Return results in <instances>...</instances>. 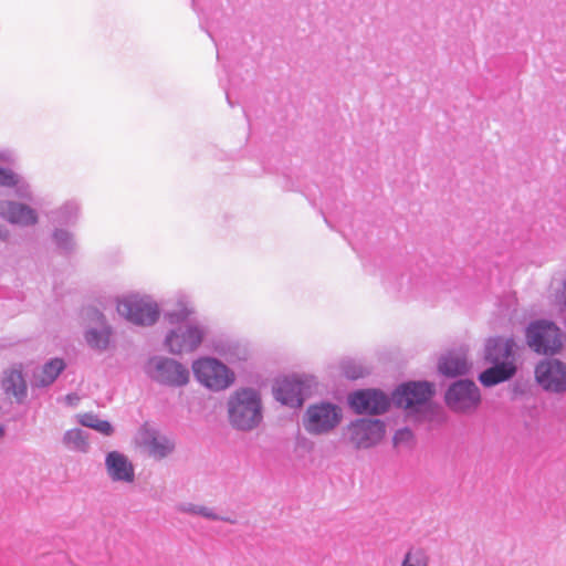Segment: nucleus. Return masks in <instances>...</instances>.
<instances>
[{
  "mask_svg": "<svg viewBox=\"0 0 566 566\" xmlns=\"http://www.w3.org/2000/svg\"><path fill=\"white\" fill-rule=\"evenodd\" d=\"M203 339V331L197 326L179 327L171 332L166 344L174 354H181L196 349Z\"/></svg>",
  "mask_w": 566,
  "mask_h": 566,
  "instance_id": "obj_13",
  "label": "nucleus"
},
{
  "mask_svg": "<svg viewBox=\"0 0 566 566\" xmlns=\"http://www.w3.org/2000/svg\"><path fill=\"white\" fill-rule=\"evenodd\" d=\"M3 389L6 394L12 395L14 398L20 400L22 397H24L27 391V385L22 377L21 371L19 370H10L3 381H2Z\"/></svg>",
  "mask_w": 566,
  "mask_h": 566,
  "instance_id": "obj_20",
  "label": "nucleus"
},
{
  "mask_svg": "<svg viewBox=\"0 0 566 566\" xmlns=\"http://www.w3.org/2000/svg\"><path fill=\"white\" fill-rule=\"evenodd\" d=\"M65 365L62 359L54 358L44 365L40 374L36 376V382L40 386L52 384L59 374L64 369Z\"/></svg>",
  "mask_w": 566,
  "mask_h": 566,
  "instance_id": "obj_21",
  "label": "nucleus"
},
{
  "mask_svg": "<svg viewBox=\"0 0 566 566\" xmlns=\"http://www.w3.org/2000/svg\"><path fill=\"white\" fill-rule=\"evenodd\" d=\"M535 380L546 391H566V365L558 359L541 360L534 370Z\"/></svg>",
  "mask_w": 566,
  "mask_h": 566,
  "instance_id": "obj_6",
  "label": "nucleus"
},
{
  "mask_svg": "<svg viewBox=\"0 0 566 566\" xmlns=\"http://www.w3.org/2000/svg\"><path fill=\"white\" fill-rule=\"evenodd\" d=\"M3 434V429L0 427V437Z\"/></svg>",
  "mask_w": 566,
  "mask_h": 566,
  "instance_id": "obj_31",
  "label": "nucleus"
},
{
  "mask_svg": "<svg viewBox=\"0 0 566 566\" xmlns=\"http://www.w3.org/2000/svg\"><path fill=\"white\" fill-rule=\"evenodd\" d=\"M18 181V177L12 171L0 168V186L13 187Z\"/></svg>",
  "mask_w": 566,
  "mask_h": 566,
  "instance_id": "obj_27",
  "label": "nucleus"
},
{
  "mask_svg": "<svg viewBox=\"0 0 566 566\" xmlns=\"http://www.w3.org/2000/svg\"><path fill=\"white\" fill-rule=\"evenodd\" d=\"M64 441L67 446L73 448L83 449L86 447V441L80 429L69 430L65 433Z\"/></svg>",
  "mask_w": 566,
  "mask_h": 566,
  "instance_id": "obj_25",
  "label": "nucleus"
},
{
  "mask_svg": "<svg viewBox=\"0 0 566 566\" xmlns=\"http://www.w3.org/2000/svg\"><path fill=\"white\" fill-rule=\"evenodd\" d=\"M525 338L527 346L538 355L553 356L563 346L560 329L546 319L532 322L526 328Z\"/></svg>",
  "mask_w": 566,
  "mask_h": 566,
  "instance_id": "obj_2",
  "label": "nucleus"
},
{
  "mask_svg": "<svg viewBox=\"0 0 566 566\" xmlns=\"http://www.w3.org/2000/svg\"><path fill=\"white\" fill-rule=\"evenodd\" d=\"M140 448L155 459H163L172 452L175 443L157 430L144 427L137 438Z\"/></svg>",
  "mask_w": 566,
  "mask_h": 566,
  "instance_id": "obj_12",
  "label": "nucleus"
},
{
  "mask_svg": "<svg viewBox=\"0 0 566 566\" xmlns=\"http://www.w3.org/2000/svg\"><path fill=\"white\" fill-rule=\"evenodd\" d=\"M412 442H413V433L408 428L398 430L394 437V443L396 447L410 446Z\"/></svg>",
  "mask_w": 566,
  "mask_h": 566,
  "instance_id": "obj_26",
  "label": "nucleus"
},
{
  "mask_svg": "<svg viewBox=\"0 0 566 566\" xmlns=\"http://www.w3.org/2000/svg\"><path fill=\"white\" fill-rule=\"evenodd\" d=\"M0 214L11 223L30 226L38 221L36 213L30 207L18 202H6L0 207Z\"/></svg>",
  "mask_w": 566,
  "mask_h": 566,
  "instance_id": "obj_18",
  "label": "nucleus"
},
{
  "mask_svg": "<svg viewBox=\"0 0 566 566\" xmlns=\"http://www.w3.org/2000/svg\"><path fill=\"white\" fill-rule=\"evenodd\" d=\"M308 386L297 377L277 380L274 388L275 398L284 405L301 407Z\"/></svg>",
  "mask_w": 566,
  "mask_h": 566,
  "instance_id": "obj_14",
  "label": "nucleus"
},
{
  "mask_svg": "<svg viewBox=\"0 0 566 566\" xmlns=\"http://www.w3.org/2000/svg\"><path fill=\"white\" fill-rule=\"evenodd\" d=\"M491 367L479 375V381L484 387H492L510 380L516 374L514 361H502V364H490Z\"/></svg>",
  "mask_w": 566,
  "mask_h": 566,
  "instance_id": "obj_17",
  "label": "nucleus"
},
{
  "mask_svg": "<svg viewBox=\"0 0 566 566\" xmlns=\"http://www.w3.org/2000/svg\"><path fill=\"white\" fill-rule=\"evenodd\" d=\"M481 401L480 390L471 380L454 382L446 394V403L457 412H467L476 409Z\"/></svg>",
  "mask_w": 566,
  "mask_h": 566,
  "instance_id": "obj_5",
  "label": "nucleus"
},
{
  "mask_svg": "<svg viewBox=\"0 0 566 566\" xmlns=\"http://www.w3.org/2000/svg\"><path fill=\"white\" fill-rule=\"evenodd\" d=\"M117 311L126 319L137 325H151L159 316L155 303L137 295H129L120 300Z\"/></svg>",
  "mask_w": 566,
  "mask_h": 566,
  "instance_id": "obj_3",
  "label": "nucleus"
},
{
  "mask_svg": "<svg viewBox=\"0 0 566 566\" xmlns=\"http://www.w3.org/2000/svg\"><path fill=\"white\" fill-rule=\"evenodd\" d=\"M109 340V331L107 328H103L97 332L95 329H91L86 333V342L96 348H105Z\"/></svg>",
  "mask_w": 566,
  "mask_h": 566,
  "instance_id": "obj_23",
  "label": "nucleus"
},
{
  "mask_svg": "<svg viewBox=\"0 0 566 566\" xmlns=\"http://www.w3.org/2000/svg\"><path fill=\"white\" fill-rule=\"evenodd\" d=\"M229 420L240 430H251L262 420V405L260 396L252 389L235 391L228 402Z\"/></svg>",
  "mask_w": 566,
  "mask_h": 566,
  "instance_id": "obj_1",
  "label": "nucleus"
},
{
  "mask_svg": "<svg viewBox=\"0 0 566 566\" xmlns=\"http://www.w3.org/2000/svg\"><path fill=\"white\" fill-rule=\"evenodd\" d=\"M433 385L413 381L401 385L394 394L395 402L405 409L426 403L433 395Z\"/></svg>",
  "mask_w": 566,
  "mask_h": 566,
  "instance_id": "obj_11",
  "label": "nucleus"
},
{
  "mask_svg": "<svg viewBox=\"0 0 566 566\" xmlns=\"http://www.w3.org/2000/svg\"><path fill=\"white\" fill-rule=\"evenodd\" d=\"M195 512L210 518H217V516L210 513L207 507H198Z\"/></svg>",
  "mask_w": 566,
  "mask_h": 566,
  "instance_id": "obj_28",
  "label": "nucleus"
},
{
  "mask_svg": "<svg viewBox=\"0 0 566 566\" xmlns=\"http://www.w3.org/2000/svg\"><path fill=\"white\" fill-rule=\"evenodd\" d=\"M78 422L88 427L104 436H111L113 433L112 424L106 420H101L98 417L92 412H85L78 416Z\"/></svg>",
  "mask_w": 566,
  "mask_h": 566,
  "instance_id": "obj_22",
  "label": "nucleus"
},
{
  "mask_svg": "<svg viewBox=\"0 0 566 566\" xmlns=\"http://www.w3.org/2000/svg\"><path fill=\"white\" fill-rule=\"evenodd\" d=\"M349 405L356 413L379 415L388 409L390 402L384 392L376 389H365L352 394Z\"/></svg>",
  "mask_w": 566,
  "mask_h": 566,
  "instance_id": "obj_9",
  "label": "nucleus"
},
{
  "mask_svg": "<svg viewBox=\"0 0 566 566\" xmlns=\"http://www.w3.org/2000/svg\"><path fill=\"white\" fill-rule=\"evenodd\" d=\"M428 557L420 549H410L406 553L400 566H428Z\"/></svg>",
  "mask_w": 566,
  "mask_h": 566,
  "instance_id": "obj_24",
  "label": "nucleus"
},
{
  "mask_svg": "<svg viewBox=\"0 0 566 566\" xmlns=\"http://www.w3.org/2000/svg\"><path fill=\"white\" fill-rule=\"evenodd\" d=\"M66 399H67V401H69L71 405H75V403L78 401V397H76V396H71V395H69V396L66 397Z\"/></svg>",
  "mask_w": 566,
  "mask_h": 566,
  "instance_id": "obj_29",
  "label": "nucleus"
},
{
  "mask_svg": "<svg viewBox=\"0 0 566 566\" xmlns=\"http://www.w3.org/2000/svg\"><path fill=\"white\" fill-rule=\"evenodd\" d=\"M339 420V410L332 405L323 403L308 408L304 426L310 432L322 433L333 429Z\"/></svg>",
  "mask_w": 566,
  "mask_h": 566,
  "instance_id": "obj_10",
  "label": "nucleus"
},
{
  "mask_svg": "<svg viewBox=\"0 0 566 566\" xmlns=\"http://www.w3.org/2000/svg\"><path fill=\"white\" fill-rule=\"evenodd\" d=\"M346 375H347L348 377H350V378H356V377H358V375H356V374H350L349 371H346Z\"/></svg>",
  "mask_w": 566,
  "mask_h": 566,
  "instance_id": "obj_30",
  "label": "nucleus"
},
{
  "mask_svg": "<svg viewBox=\"0 0 566 566\" xmlns=\"http://www.w3.org/2000/svg\"><path fill=\"white\" fill-rule=\"evenodd\" d=\"M153 378L169 386H182L189 380V371L178 361L168 358H153L148 361Z\"/></svg>",
  "mask_w": 566,
  "mask_h": 566,
  "instance_id": "obj_7",
  "label": "nucleus"
},
{
  "mask_svg": "<svg viewBox=\"0 0 566 566\" xmlns=\"http://www.w3.org/2000/svg\"><path fill=\"white\" fill-rule=\"evenodd\" d=\"M192 368L197 379L211 389H224L233 381L229 369L212 358L199 359L193 364Z\"/></svg>",
  "mask_w": 566,
  "mask_h": 566,
  "instance_id": "obj_4",
  "label": "nucleus"
},
{
  "mask_svg": "<svg viewBox=\"0 0 566 566\" xmlns=\"http://www.w3.org/2000/svg\"><path fill=\"white\" fill-rule=\"evenodd\" d=\"M106 468L109 476L115 481H134V467L122 453L109 452L106 457Z\"/></svg>",
  "mask_w": 566,
  "mask_h": 566,
  "instance_id": "obj_16",
  "label": "nucleus"
},
{
  "mask_svg": "<svg viewBox=\"0 0 566 566\" xmlns=\"http://www.w3.org/2000/svg\"><path fill=\"white\" fill-rule=\"evenodd\" d=\"M516 344L513 338H491L486 342L484 349V361L486 364H502L513 361Z\"/></svg>",
  "mask_w": 566,
  "mask_h": 566,
  "instance_id": "obj_15",
  "label": "nucleus"
},
{
  "mask_svg": "<svg viewBox=\"0 0 566 566\" xmlns=\"http://www.w3.org/2000/svg\"><path fill=\"white\" fill-rule=\"evenodd\" d=\"M438 368L447 377H457L467 374L470 364L464 353L449 352L440 358Z\"/></svg>",
  "mask_w": 566,
  "mask_h": 566,
  "instance_id": "obj_19",
  "label": "nucleus"
},
{
  "mask_svg": "<svg viewBox=\"0 0 566 566\" xmlns=\"http://www.w3.org/2000/svg\"><path fill=\"white\" fill-rule=\"evenodd\" d=\"M348 433L356 448H370L384 438L385 426L380 420L361 419L350 424Z\"/></svg>",
  "mask_w": 566,
  "mask_h": 566,
  "instance_id": "obj_8",
  "label": "nucleus"
}]
</instances>
